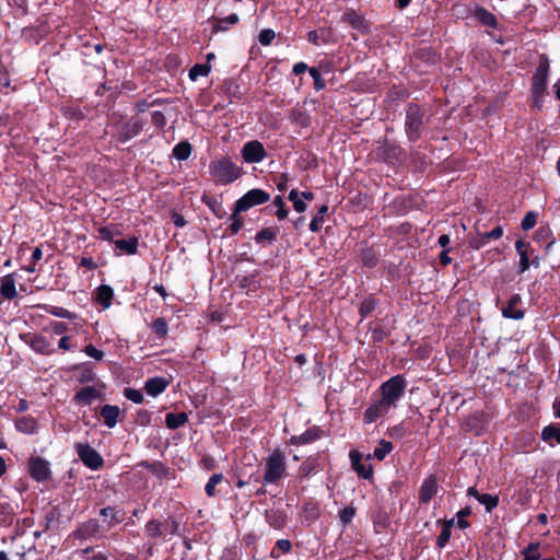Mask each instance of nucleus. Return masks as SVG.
I'll return each instance as SVG.
<instances>
[{
	"label": "nucleus",
	"mask_w": 560,
	"mask_h": 560,
	"mask_svg": "<svg viewBox=\"0 0 560 560\" xmlns=\"http://www.w3.org/2000/svg\"><path fill=\"white\" fill-rule=\"evenodd\" d=\"M276 34L270 28H265L259 33L258 39L259 43L264 46L270 45L271 42L275 39Z\"/></svg>",
	"instance_id": "obj_46"
},
{
	"label": "nucleus",
	"mask_w": 560,
	"mask_h": 560,
	"mask_svg": "<svg viewBox=\"0 0 560 560\" xmlns=\"http://www.w3.org/2000/svg\"><path fill=\"white\" fill-rule=\"evenodd\" d=\"M43 257V250L39 247L34 248L32 253V261L36 264Z\"/></svg>",
	"instance_id": "obj_60"
},
{
	"label": "nucleus",
	"mask_w": 560,
	"mask_h": 560,
	"mask_svg": "<svg viewBox=\"0 0 560 560\" xmlns=\"http://www.w3.org/2000/svg\"><path fill=\"white\" fill-rule=\"evenodd\" d=\"M124 395L128 400L135 404H141L143 401V395L139 389L125 388Z\"/></svg>",
	"instance_id": "obj_44"
},
{
	"label": "nucleus",
	"mask_w": 560,
	"mask_h": 560,
	"mask_svg": "<svg viewBox=\"0 0 560 560\" xmlns=\"http://www.w3.org/2000/svg\"><path fill=\"white\" fill-rule=\"evenodd\" d=\"M272 205L277 208L275 214L277 215L278 220H284L288 217V210L285 208L283 198L281 196H277L273 199Z\"/></svg>",
	"instance_id": "obj_38"
},
{
	"label": "nucleus",
	"mask_w": 560,
	"mask_h": 560,
	"mask_svg": "<svg viewBox=\"0 0 560 560\" xmlns=\"http://www.w3.org/2000/svg\"><path fill=\"white\" fill-rule=\"evenodd\" d=\"M539 544L532 542L529 544L524 550L522 551V555L524 556L523 560H555L553 558H540V555L538 552Z\"/></svg>",
	"instance_id": "obj_27"
},
{
	"label": "nucleus",
	"mask_w": 560,
	"mask_h": 560,
	"mask_svg": "<svg viewBox=\"0 0 560 560\" xmlns=\"http://www.w3.org/2000/svg\"><path fill=\"white\" fill-rule=\"evenodd\" d=\"M0 294L7 300L16 298L15 279L13 275H7L0 280Z\"/></svg>",
	"instance_id": "obj_15"
},
{
	"label": "nucleus",
	"mask_w": 560,
	"mask_h": 560,
	"mask_svg": "<svg viewBox=\"0 0 560 560\" xmlns=\"http://www.w3.org/2000/svg\"><path fill=\"white\" fill-rule=\"evenodd\" d=\"M376 307V301L372 298L365 299L360 305V314L362 317L371 314Z\"/></svg>",
	"instance_id": "obj_42"
},
{
	"label": "nucleus",
	"mask_w": 560,
	"mask_h": 560,
	"mask_svg": "<svg viewBox=\"0 0 560 560\" xmlns=\"http://www.w3.org/2000/svg\"><path fill=\"white\" fill-rule=\"evenodd\" d=\"M471 513V510L470 508H464L462 510H459L456 514L457 516V526L462 529H465L469 526V523L465 520V517L469 516Z\"/></svg>",
	"instance_id": "obj_45"
},
{
	"label": "nucleus",
	"mask_w": 560,
	"mask_h": 560,
	"mask_svg": "<svg viewBox=\"0 0 560 560\" xmlns=\"http://www.w3.org/2000/svg\"><path fill=\"white\" fill-rule=\"evenodd\" d=\"M241 212L242 211H236V205H234L233 212H232V214L230 215V219H229L231 221L230 231H231L232 234L238 233V231L243 226V219L240 215Z\"/></svg>",
	"instance_id": "obj_36"
},
{
	"label": "nucleus",
	"mask_w": 560,
	"mask_h": 560,
	"mask_svg": "<svg viewBox=\"0 0 560 560\" xmlns=\"http://www.w3.org/2000/svg\"><path fill=\"white\" fill-rule=\"evenodd\" d=\"M342 20L361 32L366 31V25L364 23L363 18L353 10L345 12L342 15Z\"/></svg>",
	"instance_id": "obj_22"
},
{
	"label": "nucleus",
	"mask_w": 560,
	"mask_h": 560,
	"mask_svg": "<svg viewBox=\"0 0 560 560\" xmlns=\"http://www.w3.org/2000/svg\"><path fill=\"white\" fill-rule=\"evenodd\" d=\"M308 72H310V75H311V77L313 78V80H314L315 89H316L317 91L323 90V89L325 88V82H324V80H323V78H322L320 72H319L316 68H311V69L308 70Z\"/></svg>",
	"instance_id": "obj_49"
},
{
	"label": "nucleus",
	"mask_w": 560,
	"mask_h": 560,
	"mask_svg": "<svg viewBox=\"0 0 560 560\" xmlns=\"http://www.w3.org/2000/svg\"><path fill=\"white\" fill-rule=\"evenodd\" d=\"M487 244H488V241H487V238H483V234H480L470 241V246L475 249H479V248L486 246Z\"/></svg>",
	"instance_id": "obj_55"
},
{
	"label": "nucleus",
	"mask_w": 560,
	"mask_h": 560,
	"mask_svg": "<svg viewBox=\"0 0 560 560\" xmlns=\"http://www.w3.org/2000/svg\"><path fill=\"white\" fill-rule=\"evenodd\" d=\"M152 329L159 337H165L168 330L167 322L165 318L159 317L153 322Z\"/></svg>",
	"instance_id": "obj_39"
},
{
	"label": "nucleus",
	"mask_w": 560,
	"mask_h": 560,
	"mask_svg": "<svg viewBox=\"0 0 560 560\" xmlns=\"http://www.w3.org/2000/svg\"><path fill=\"white\" fill-rule=\"evenodd\" d=\"M350 459L352 468L360 477H363L364 479H370L372 477V466L366 462H362V455L359 452H350Z\"/></svg>",
	"instance_id": "obj_11"
},
{
	"label": "nucleus",
	"mask_w": 560,
	"mask_h": 560,
	"mask_svg": "<svg viewBox=\"0 0 560 560\" xmlns=\"http://www.w3.org/2000/svg\"><path fill=\"white\" fill-rule=\"evenodd\" d=\"M209 173L217 184L228 185L240 178L243 170L231 159L223 158L209 164Z\"/></svg>",
	"instance_id": "obj_2"
},
{
	"label": "nucleus",
	"mask_w": 560,
	"mask_h": 560,
	"mask_svg": "<svg viewBox=\"0 0 560 560\" xmlns=\"http://www.w3.org/2000/svg\"><path fill=\"white\" fill-rule=\"evenodd\" d=\"M48 313L59 318L74 319L77 317L75 314L60 306H50Z\"/></svg>",
	"instance_id": "obj_40"
},
{
	"label": "nucleus",
	"mask_w": 560,
	"mask_h": 560,
	"mask_svg": "<svg viewBox=\"0 0 560 560\" xmlns=\"http://www.w3.org/2000/svg\"><path fill=\"white\" fill-rule=\"evenodd\" d=\"M277 546L284 553H287L291 550V542L288 539H279L277 541Z\"/></svg>",
	"instance_id": "obj_57"
},
{
	"label": "nucleus",
	"mask_w": 560,
	"mask_h": 560,
	"mask_svg": "<svg viewBox=\"0 0 560 560\" xmlns=\"http://www.w3.org/2000/svg\"><path fill=\"white\" fill-rule=\"evenodd\" d=\"M59 348L62 350H69L71 348L69 337L65 336L59 340Z\"/></svg>",
	"instance_id": "obj_62"
},
{
	"label": "nucleus",
	"mask_w": 560,
	"mask_h": 560,
	"mask_svg": "<svg viewBox=\"0 0 560 560\" xmlns=\"http://www.w3.org/2000/svg\"><path fill=\"white\" fill-rule=\"evenodd\" d=\"M113 296L114 291L109 285L102 284L96 289V300L105 310L110 306Z\"/></svg>",
	"instance_id": "obj_21"
},
{
	"label": "nucleus",
	"mask_w": 560,
	"mask_h": 560,
	"mask_svg": "<svg viewBox=\"0 0 560 560\" xmlns=\"http://www.w3.org/2000/svg\"><path fill=\"white\" fill-rule=\"evenodd\" d=\"M30 474L37 481H44L49 478L50 469L47 460L35 457L30 460Z\"/></svg>",
	"instance_id": "obj_9"
},
{
	"label": "nucleus",
	"mask_w": 560,
	"mask_h": 560,
	"mask_svg": "<svg viewBox=\"0 0 560 560\" xmlns=\"http://www.w3.org/2000/svg\"><path fill=\"white\" fill-rule=\"evenodd\" d=\"M354 515H355V509L352 506H347L339 512V518L343 525L350 524L352 522Z\"/></svg>",
	"instance_id": "obj_43"
},
{
	"label": "nucleus",
	"mask_w": 560,
	"mask_h": 560,
	"mask_svg": "<svg viewBox=\"0 0 560 560\" xmlns=\"http://www.w3.org/2000/svg\"><path fill=\"white\" fill-rule=\"evenodd\" d=\"M100 397V392L93 386H85L81 388L75 395L78 404L90 405Z\"/></svg>",
	"instance_id": "obj_18"
},
{
	"label": "nucleus",
	"mask_w": 560,
	"mask_h": 560,
	"mask_svg": "<svg viewBox=\"0 0 560 560\" xmlns=\"http://www.w3.org/2000/svg\"><path fill=\"white\" fill-rule=\"evenodd\" d=\"M26 342L37 353L49 354L52 351L50 342L42 335H32Z\"/></svg>",
	"instance_id": "obj_14"
},
{
	"label": "nucleus",
	"mask_w": 560,
	"mask_h": 560,
	"mask_svg": "<svg viewBox=\"0 0 560 560\" xmlns=\"http://www.w3.org/2000/svg\"><path fill=\"white\" fill-rule=\"evenodd\" d=\"M223 480L222 474H213L206 483L205 491L208 497L215 495V487Z\"/></svg>",
	"instance_id": "obj_35"
},
{
	"label": "nucleus",
	"mask_w": 560,
	"mask_h": 560,
	"mask_svg": "<svg viewBox=\"0 0 560 560\" xmlns=\"http://www.w3.org/2000/svg\"><path fill=\"white\" fill-rule=\"evenodd\" d=\"M406 380L401 375H395L384 382L380 387L381 396L374 400L363 413V422L371 424L385 417L397 407L405 395Z\"/></svg>",
	"instance_id": "obj_1"
},
{
	"label": "nucleus",
	"mask_w": 560,
	"mask_h": 560,
	"mask_svg": "<svg viewBox=\"0 0 560 560\" xmlns=\"http://www.w3.org/2000/svg\"><path fill=\"white\" fill-rule=\"evenodd\" d=\"M115 249L119 250L120 254L133 255L138 249V238L130 237L128 240H117L114 242Z\"/></svg>",
	"instance_id": "obj_19"
},
{
	"label": "nucleus",
	"mask_w": 560,
	"mask_h": 560,
	"mask_svg": "<svg viewBox=\"0 0 560 560\" xmlns=\"http://www.w3.org/2000/svg\"><path fill=\"white\" fill-rule=\"evenodd\" d=\"M270 200V195L259 188L248 190L240 199L236 200V211H247L252 207L266 203Z\"/></svg>",
	"instance_id": "obj_4"
},
{
	"label": "nucleus",
	"mask_w": 560,
	"mask_h": 560,
	"mask_svg": "<svg viewBox=\"0 0 560 560\" xmlns=\"http://www.w3.org/2000/svg\"><path fill=\"white\" fill-rule=\"evenodd\" d=\"M317 439H318V434H317L316 430L311 429L300 435L292 436L290 439V443L294 444V445H303V444L311 443Z\"/></svg>",
	"instance_id": "obj_25"
},
{
	"label": "nucleus",
	"mask_w": 560,
	"mask_h": 560,
	"mask_svg": "<svg viewBox=\"0 0 560 560\" xmlns=\"http://www.w3.org/2000/svg\"><path fill=\"white\" fill-rule=\"evenodd\" d=\"M478 502L485 505L487 512H491L499 504V498L497 495L483 493L478 495Z\"/></svg>",
	"instance_id": "obj_33"
},
{
	"label": "nucleus",
	"mask_w": 560,
	"mask_h": 560,
	"mask_svg": "<svg viewBox=\"0 0 560 560\" xmlns=\"http://www.w3.org/2000/svg\"><path fill=\"white\" fill-rule=\"evenodd\" d=\"M439 523H441V521H439ZM454 523H455L454 518L442 522L443 527H442V530L436 539V545L439 548H444L446 546V544L448 542L451 535H452L451 528L454 525Z\"/></svg>",
	"instance_id": "obj_23"
},
{
	"label": "nucleus",
	"mask_w": 560,
	"mask_h": 560,
	"mask_svg": "<svg viewBox=\"0 0 560 560\" xmlns=\"http://www.w3.org/2000/svg\"><path fill=\"white\" fill-rule=\"evenodd\" d=\"M126 127H127V131H128L127 138H131L139 133V131L142 128V124L139 121H132V122H129Z\"/></svg>",
	"instance_id": "obj_53"
},
{
	"label": "nucleus",
	"mask_w": 560,
	"mask_h": 560,
	"mask_svg": "<svg viewBox=\"0 0 560 560\" xmlns=\"http://www.w3.org/2000/svg\"><path fill=\"white\" fill-rule=\"evenodd\" d=\"M242 158L246 163H260L266 158V150L260 141L252 140L243 145Z\"/></svg>",
	"instance_id": "obj_6"
},
{
	"label": "nucleus",
	"mask_w": 560,
	"mask_h": 560,
	"mask_svg": "<svg viewBox=\"0 0 560 560\" xmlns=\"http://www.w3.org/2000/svg\"><path fill=\"white\" fill-rule=\"evenodd\" d=\"M119 415L120 409L117 406L105 405L101 409V416L104 419V424L109 429L117 424Z\"/></svg>",
	"instance_id": "obj_16"
},
{
	"label": "nucleus",
	"mask_w": 560,
	"mask_h": 560,
	"mask_svg": "<svg viewBox=\"0 0 560 560\" xmlns=\"http://www.w3.org/2000/svg\"><path fill=\"white\" fill-rule=\"evenodd\" d=\"M522 299L518 294H513L508 302V305L502 308V315L505 318L520 320L524 317V311L518 307Z\"/></svg>",
	"instance_id": "obj_12"
},
{
	"label": "nucleus",
	"mask_w": 560,
	"mask_h": 560,
	"mask_svg": "<svg viewBox=\"0 0 560 560\" xmlns=\"http://www.w3.org/2000/svg\"><path fill=\"white\" fill-rule=\"evenodd\" d=\"M537 215L534 212H528L522 220L521 226L524 231L533 229L536 224Z\"/></svg>",
	"instance_id": "obj_48"
},
{
	"label": "nucleus",
	"mask_w": 560,
	"mask_h": 560,
	"mask_svg": "<svg viewBox=\"0 0 560 560\" xmlns=\"http://www.w3.org/2000/svg\"><path fill=\"white\" fill-rule=\"evenodd\" d=\"M544 441L552 443L553 441L560 443V427L548 425L541 432Z\"/></svg>",
	"instance_id": "obj_28"
},
{
	"label": "nucleus",
	"mask_w": 560,
	"mask_h": 560,
	"mask_svg": "<svg viewBox=\"0 0 560 560\" xmlns=\"http://www.w3.org/2000/svg\"><path fill=\"white\" fill-rule=\"evenodd\" d=\"M120 232L114 226H103L98 229V236L103 241H113Z\"/></svg>",
	"instance_id": "obj_41"
},
{
	"label": "nucleus",
	"mask_w": 560,
	"mask_h": 560,
	"mask_svg": "<svg viewBox=\"0 0 560 560\" xmlns=\"http://www.w3.org/2000/svg\"><path fill=\"white\" fill-rule=\"evenodd\" d=\"M151 119H152V122L156 126V127H163L166 122L165 120V116L163 115L162 112L160 110H155L151 114Z\"/></svg>",
	"instance_id": "obj_54"
},
{
	"label": "nucleus",
	"mask_w": 560,
	"mask_h": 560,
	"mask_svg": "<svg viewBox=\"0 0 560 560\" xmlns=\"http://www.w3.org/2000/svg\"><path fill=\"white\" fill-rule=\"evenodd\" d=\"M67 329H68L67 325L62 322H56L52 325V331L56 335H63L67 331Z\"/></svg>",
	"instance_id": "obj_56"
},
{
	"label": "nucleus",
	"mask_w": 560,
	"mask_h": 560,
	"mask_svg": "<svg viewBox=\"0 0 560 560\" xmlns=\"http://www.w3.org/2000/svg\"><path fill=\"white\" fill-rule=\"evenodd\" d=\"M516 252L520 256V273L525 272L528 270L530 266V254L533 252L532 246L529 243H526L522 240L516 241L515 243Z\"/></svg>",
	"instance_id": "obj_13"
},
{
	"label": "nucleus",
	"mask_w": 560,
	"mask_h": 560,
	"mask_svg": "<svg viewBox=\"0 0 560 560\" xmlns=\"http://www.w3.org/2000/svg\"><path fill=\"white\" fill-rule=\"evenodd\" d=\"M188 421V417L185 412L167 413L165 417V423L168 429H178Z\"/></svg>",
	"instance_id": "obj_24"
},
{
	"label": "nucleus",
	"mask_w": 560,
	"mask_h": 560,
	"mask_svg": "<svg viewBox=\"0 0 560 560\" xmlns=\"http://www.w3.org/2000/svg\"><path fill=\"white\" fill-rule=\"evenodd\" d=\"M210 70L211 67L208 63H197L189 70L188 77L191 81H196L200 77H207Z\"/></svg>",
	"instance_id": "obj_30"
},
{
	"label": "nucleus",
	"mask_w": 560,
	"mask_h": 560,
	"mask_svg": "<svg viewBox=\"0 0 560 560\" xmlns=\"http://www.w3.org/2000/svg\"><path fill=\"white\" fill-rule=\"evenodd\" d=\"M328 211L327 206H322L318 210V213L314 217V219L310 223V230L312 232H318L324 223V217Z\"/></svg>",
	"instance_id": "obj_34"
},
{
	"label": "nucleus",
	"mask_w": 560,
	"mask_h": 560,
	"mask_svg": "<svg viewBox=\"0 0 560 560\" xmlns=\"http://www.w3.org/2000/svg\"><path fill=\"white\" fill-rule=\"evenodd\" d=\"M288 198L293 203V208L296 212L302 213L307 209V205L301 199V195L296 189H292Z\"/></svg>",
	"instance_id": "obj_32"
},
{
	"label": "nucleus",
	"mask_w": 560,
	"mask_h": 560,
	"mask_svg": "<svg viewBox=\"0 0 560 560\" xmlns=\"http://www.w3.org/2000/svg\"><path fill=\"white\" fill-rule=\"evenodd\" d=\"M306 70H310V69L305 62H298L293 66V72L295 74H301V73L305 72Z\"/></svg>",
	"instance_id": "obj_59"
},
{
	"label": "nucleus",
	"mask_w": 560,
	"mask_h": 560,
	"mask_svg": "<svg viewBox=\"0 0 560 560\" xmlns=\"http://www.w3.org/2000/svg\"><path fill=\"white\" fill-rule=\"evenodd\" d=\"M15 428L19 432L34 434L37 432V422L32 417H22L16 419Z\"/></svg>",
	"instance_id": "obj_20"
},
{
	"label": "nucleus",
	"mask_w": 560,
	"mask_h": 560,
	"mask_svg": "<svg viewBox=\"0 0 560 560\" xmlns=\"http://www.w3.org/2000/svg\"><path fill=\"white\" fill-rule=\"evenodd\" d=\"M450 236L446 234L441 235L438 241L439 245L444 248L450 244Z\"/></svg>",
	"instance_id": "obj_63"
},
{
	"label": "nucleus",
	"mask_w": 560,
	"mask_h": 560,
	"mask_svg": "<svg viewBox=\"0 0 560 560\" xmlns=\"http://www.w3.org/2000/svg\"><path fill=\"white\" fill-rule=\"evenodd\" d=\"M438 478L435 475L427 477L419 491V499L422 503H428L438 492Z\"/></svg>",
	"instance_id": "obj_10"
},
{
	"label": "nucleus",
	"mask_w": 560,
	"mask_h": 560,
	"mask_svg": "<svg viewBox=\"0 0 560 560\" xmlns=\"http://www.w3.org/2000/svg\"><path fill=\"white\" fill-rule=\"evenodd\" d=\"M191 153V145L188 142H179L173 149V155L179 160L185 161Z\"/></svg>",
	"instance_id": "obj_29"
},
{
	"label": "nucleus",
	"mask_w": 560,
	"mask_h": 560,
	"mask_svg": "<svg viewBox=\"0 0 560 560\" xmlns=\"http://www.w3.org/2000/svg\"><path fill=\"white\" fill-rule=\"evenodd\" d=\"M285 455L281 450H273L266 458L264 482L276 483L285 475Z\"/></svg>",
	"instance_id": "obj_3"
},
{
	"label": "nucleus",
	"mask_w": 560,
	"mask_h": 560,
	"mask_svg": "<svg viewBox=\"0 0 560 560\" xmlns=\"http://www.w3.org/2000/svg\"><path fill=\"white\" fill-rule=\"evenodd\" d=\"M440 261L442 265L446 266L451 262V257L447 254V250H443L440 255Z\"/></svg>",
	"instance_id": "obj_64"
},
{
	"label": "nucleus",
	"mask_w": 560,
	"mask_h": 560,
	"mask_svg": "<svg viewBox=\"0 0 560 560\" xmlns=\"http://www.w3.org/2000/svg\"><path fill=\"white\" fill-rule=\"evenodd\" d=\"M475 15L480 23L487 26L494 27L497 25L495 16L483 8H477L475 11Z\"/></svg>",
	"instance_id": "obj_26"
},
{
	"label": "nucleus",
	"mask_w": 560,
	"mask_h": 560,
	"mask_svg": "<svg viewBox=\"0 0 560 560\" xmlns=\"http://www.w3.org/2000/svg\"><path fill=\"white\" fill-rule=\"evenodd\" d=\"M503 235V228L497 226L490 232L483 233V238H487L489 242L490 240H499Z\"/></svg>",
	"instance_id": "obj_52"
},
{
	"label": "nucleus",
	"mask_w": 560,
	"mask_h": 560,
	"mask_svg": "<svg viewBox=\"0 0 560 560\" xmlns=\"http://www.w3.org/2000/svg\"><path fill=\"white\" fill-rule=\"evenodd\" d=\"M75 450L79 458L86 467L98 469L103 465L102 456L89 444L79 443L75 445Z\"/></svg>",
	"instance_id": "obj_5"
},
{
	"label": "nucleus",
	"mask_w": 560,
	"mask_h": 560,
	"mask_svg": "<svg viewBox=\"0 0 560 560\" xmlns=\"http://www.w3.org/2000/svg\"><path fill=\"white\" fill-rule=\"evenodd\" d=\"M407 434V429L402 423L396 424L394 427L388 428V435L392 439H401Z\"/></svg>",
	"instance_id": "obj_47"
},
{
	"label": "nucleus",
	"mask_w": 560,
	"mask_h": 560,
	"mask_svg": "<svg viewBox=\"0 0 560 560\" xmlns=\"http://www.w3.org/2000/svg\"><path fill=\"white\" fill-rule=\"evenodd\" d=\"M84 352L86 355H89L90 358H93L97 361H101L103 360L104 358V352L96 349L93 345H88L85 348H84Z\"/></svg>",
	"instance_id": "obj_50"
},
{
	"label": "nucleus",
	"mask_w": 560,
	"mask_h": 560,
	"mask_svg": "<svg viewBox=\"0 0 560 560\" xmlns=\"http://www.w3.org/2000/svg\"><path fill=\"white\" fill-rule=\"evenodd\" d=\"M276 232L272 231L271 229H264L261 230L260 232L257 233L256 235V240L257 241H269V242H273L276 240Z\"/></svg>",
	"instance_id": "obj_51"
},
{
	"label": "nucleus",
	"mask_w": 560,
	"mask_h": 560,
	"mask_svg": "<svg viewBox=\"0 0 560 560\" xmlns=\"http://www.w3.org/2000/svg\"><path fill=\"white\" fill-rule=\"evenodd\" d=\"M392 451L393 444L389 441L382 440L378 446L374 448L373 457H375L378 460H383Z\"/></svg>",
	"instance_id": "obj_31"
},
{
	"label": "nucleus",
	"mask_w": 560,
	"mask_h": 560,
	"mask_svg": "<svg viewBox=\"0 0 560 560\" xmlns=\"http://www.w3.org/2000/svg\"><path fill=\"white\" fill-rule=\"evenodd\" d=\"M167 384V381L163 377H152L145 382L144 389L148 395L156 397L165 390Z\"/></svg>",
	"instance_id": "obj_17"
},
{
	"label": "nucleus",
	"mask_w": 560,
	"mask_h": 560,
	"mask_svg": "<svg viewBox=\"0 0 560 560\" xmlns=\"http://www.w3.org/2000/svg\"><path fill=\"white\" fill-rule=\"evenodd\" d=\"M548 69L549 65L547 60L541 61L536 69V73L533 78V93L536 96L541 95L546 89Z\"/></svg>",
	"instance_id": "obj_8"
},
{
	"label": "nucleus",
	"mask_w": 560,
	"mask_h": 560,
	"mask_svg": "<svg viewBox=\"0 0 560 560\" xmlns=\"http://www.w3.org/2000/svg\"><path fill=\"white\" fill-rule=\"evenodd\" d=\"M422 126V114L417 106H409L406 116V131L409 139L419 137Z\"/></svg>",
	"instance_id": "obj_7"
},
{
	"label": "nucleus",
	"mask_w": 560,
	"mask_h": 560,
	"mask_svg": "<svg viewBox=\"0 0 560 560\" xmlns=\"http://www.w3.org/2000/svg\"><path fill=\"white\" fill-rule=\"evenodd\" d=\"M287 183H288V177L287 175H281V177L279 178L278 183H277V188L280 190V191H283L285 188H287Z\"/></svg>",
	"instance_id": "obj_61"
},
{
	"label": "nucleus",
	"mask_w": 560,
	"mask_h": 560,
	"mask_svg": "<svg viewBox=\"0 0 560 560\" xmlns=\"http://www.w3.org/2000/svg\"><path fill=\"white\" fill-rule=\"evenodd\" d=\"M145 535L152 538L160 537L162 535V524L155 520L148 522L145 525Z\"/></svg>",
	"instance_id": "obj_37"
},
{
	"label": "nucleus",
	"mask_w": 560,
	"mask_h": 560,
	"mask_svg": "<svg viewBox=\"0 0 560 560\" xmlns=\"http://www.w3.org/2000/svg\"><path fill=\"white\" fill-rule=\"evenodd\" d=\"M80 265L91 270L96 268V264L90 257H82Z\"/></svg>",
	"instance_id": "obj_58"
}]
</instances>
